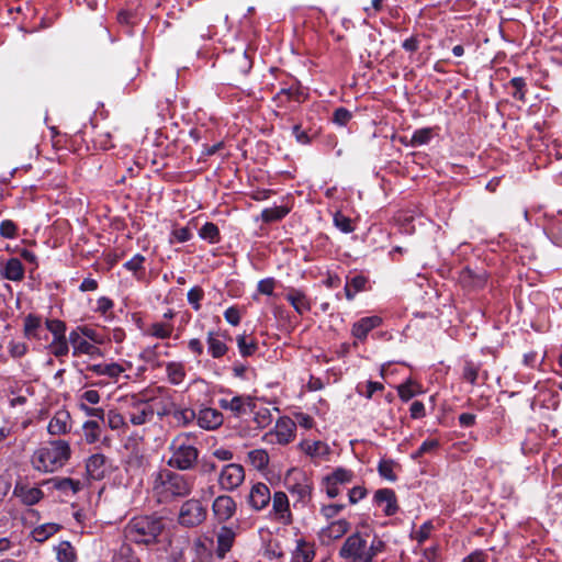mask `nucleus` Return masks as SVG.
<instances>
[{"label":"nucleus","instance_id":"1","mask_svg":"<svg viewBox=\"0 0 562 562\" xmlns=\"http://www.w3.org/2000/svg\"><path fill=\"white\" fill-rule=\"evenodd\" d=\"M386 549L387 543L378 533L356 530L344 540L338 557L344 562H375Z\"/></svg>","mask_w":562,"mask_h":562},{"label":"nucleus","instance_id":"2","mask_svg":"<svg viewBox=\"0 0 562 562\" xmlns=\"http://www.w3.org/2000/svg\"><path fill=\"white\" fill-rule=\"evenodd\" d=\"M151 492L159 504H170L188 497L194 488V477L170 469L153 473Z\"/></svg>","mask_w":562,"mask_h":562},{"label":"nucleus","instance_id":"3","mask_svg":"<svg viewBox=\"0 0 562 562\" xmlns=\"http://www.w3.org/2000/svg\"><path fill=\"white\" fill-rule=\"evenodd\" d=\"M165 528L162 517L156 514L138 515L131 518L125 525L124 537L135 544H157Z\"/></svg>","mask_w":562,"mask_h":562},{"label":"nucleus","instance_id":"4","mask_svg":"<svg viewBox=\"0 0 562 562\" xmlns=\"http://www.w3.org/2000/svg\"><path fill=\"white\" fill-rule=\"evenodd\" d=\"M271 71L277 74L276 80L279 85L272 97V102L278 109L292 110L307 100L308 93L300 80L277 68H271Z\"/></svg>","mask_w":562,"mask_h":562},{"label":"nucleus","instance_id":"5","mask_svg":"<svg viewBox=\"0 0 562 562\" xmlns=\"http://www.w3.org/2000/svg\"><path fill=\"white\" fill-rule=\"evenodd\" d=\"M71 449L67 440L52 439L37 451V471L54 472L70 459Z\"/></svg>","mask_w":562,"mask_h":562},{"label":"nucleus","instance_id":"6","mask_svg":"<svg viewBox=\"0 0 562 562\" xmlns=\"http://www.w3.org/2000/svg\"><path fill=\"white\" fill-rule=\"evenodd\" d=\"M171 452L167 464L179 471H190L198 463L199 450L189 442L187 435H179L172 439L169 446Z\"/></svg>","mask_w":562,"mask_h":562},{"label":"nucleus","instance_id":"7","mask_svg":"<svg viewBox=\"0 0 562 562\" xmlns=\"http://www.w3.org/2000/svg\"><path fill=\"white\" fill-rule=\"evenodd\" d=\"M207 507L198 498L186 499L179 507L177 522L183 528H196L207 519Z\"/></svg>","mask_w":562,"mask_h":562},{"label":"nucleus","instance_id":"8","mask_svg":"<svg viewBox=\"0 0 562 562\" xmlns=\"http://www.w3.org/2000/svg\"><path fill=\"white\" fill-rule=\"evenodd\" d=\"M127 403L126 417L134 426L150 423L157 413L150 400L142 398L138 395H132Z\"/></svg>","mask_w":562,"mask_h":562},{"label":"nucleus","instance_id":"9","mask_svg":"<svg viewBox=\"0 0 562 562\" xmlns=\"http://www.w3.org/2000/svg\"><path fill=\"white\" fill-rule=\"evenodd\" d=\"M296 424L288 416L280 417L272 430L266 432L262 440L269 445H288L295 437Z\"/></svg>","mask_w":562,"mask_h":562},{"label":"nucleus","instance_id":"10","mask_svg":"<svg viewBox=\"0 0 562 562\" xmlns=\"http://www.w3.org/2000/svg\"><path fill=\"white\" fill-rule=\"evenodd\" d=\"M218 406L223 411H228L236 418H240L256 408L255 398L250 395H235L231 398L223 397L218 400Z\"/></svg>","mask_w":562,"mask_h":562},{"label":"nucleus","instance_id":"11","mask_svg":"<svg viewBox=\"0 0 562 562\" xmlns=\"http://www.w3.org/2000/svg\"><path fill=\"white\" fill-rule=\"evenodd\" d=\"M239 530L238 524L231 525H222L216 531V547H215V555L223 560L226 558L227 553L234 547L237 533Z\"/></svg>","mask_w":562,"mask_h":562},{"label":"nucleus","instance_id":"12","mask_svg":"<svg viewBox=\"0 0 562 562\" xmlns=\"http://www.w3.org/2000/svg\"><path fill=\"white\" fill-rule=\"evenodd\" d=\"M245 481V470L241 464L228 463L224 465L218 475V485L223 491L232 492Z\"/></svg>","mask_w":562,"mask_h":562},{"label":"nucleus","instance_id":"13","mask_svg":"<svg viewBox=\"0 0 562 562\" xmlns=\"http://www.w3.org/2000/svg\"><path fill=\"white\" fill-rule=\"evenodd\" d=\"M196 425L207 431L217 430L224 424L223 413L214 407L201 404L196 411Z\"/></svg>","mask_w":562,"mask_h":562},{"label":"nucleus","instance_id":"14","mask_svg":"<svg viewBox=\"0 0 562 562\" xmlns=\"http://www.w3.org/2000/svg\"><path fill=\"white\" fill-rule=\"evenodd\" d=\"M236 512L237 504L229 495H218L212 503L214 519L222 525L231 520L235 516Z\"/></svg>","mask_w":562,"mask_h":562},{"label":"nucleus","instance_id":"15","mask_svg":"<svg viewBox=\"0 0 562 562\" xmlns=\"http://www.w3.org/2000/svg\"><path fill=\"white\" fill-rule=\"evenodd\" d=\"M288 491L292 496L296 497L294 506L301 504L302 507H305L312 501L314 484L310 477L302 474L300 480L288 486Z\"/></svg>","mask_w":562,"mask_h":562},{"label":"nucleus","instance_id":"16","mask_svg":"<svg viewBox=\"0 0 562 562\" xmlns=\"http://www.w3.org/2000/svg\"><path fill=\"white\" fill-rule=\"evenodd\" d=\"M226 64L233 75L246 76L252 68V59L246 49L229 53L226 56Z\"/></svg>","mask_w":562,"mask_h":562},{"label":"nucleus","instance_id":"17","mask_svg":"<svg viewBox=\"0 0 562 562\" xmlns=\"http://www.w3.org/2000/svg\"><path fill=\"white\" fill-rule=\"evenodd\" d=\"M38 485H49L53 488L63 492L64 494H77L82 488V484L79 480L71 477H59L55 476L49 480L37 482ZM43 492L37 487V502L42 498Z\"/></svg>","mask_w":562,"mask_h":562},{"label":"nucleus","instance_id":"18","mask_svg":"<svg viewBox=\"0 0 562 562\" xmlns=\"http://www.w3.org/2000/svg\"><path fill=\"white\" fill-rule=\"evenodd\" d=\"M383 324L382 317L378 315L364 316L355 322L351 326V336L360 342H364L373 329Z\"/></svg>","mask_w":562,"mask_h":562},{"label":"nucleus","instance_id":"19","mask_svg":"<svg viewBox=\"0 0 562 562\" xmlns=\"http://www.w3.org/2000/svg\"><path fill=\"white\" fill-rule=\"evenodd\" d=\"M272 512L276 518L283 525H291L293 522V515L290 509L289 497L284 492H274L271 496Z\"/></svg>","mask_w":562,"mask_h":562},{"label":"nucleus","instance_id":"20","mask_svg":"<svg viewBox=\"0 0 562 562\" xmlns=\"http://www.w3.org/2000/svg\"><path fill=\"white\" fill-rule=\"evenodd\" d=\"M351 529V522L346 518L330 521L319 531V538L323 542H330L341 539Z\"/></svg>","mask_w":562,"mask_h":562},{"label":"nucleus","instance_id":"21","mask_svg":"<svg viewBox=\"0 0 562 562\" xmlns=\"http://www.w3.org/2000/svg\"><path fill=\"white\" fill-rule=\"evenodd\" d=\"M69 344L72 347V356L79 357L80 355H88L91 357L100 356L101 350L95 345L91 344L79 331L71 330L68 336Z\"/></svg>","mask_w":562,"mask_h":562},{"label":"nucleus","instance_id":"22","mask_svg":"<svg viewBox=\"0 0 562 562\" xmlns=\"http://www.w3.org/2000/svg\"><path fill=\"white\" fill-rule=\"evenodd\" d=\"M487 274L485 270L475 271L470 267H464L459 273V282L469 290L481 289L485 285Z\"/></svg>","mask_w":562,"mask_h":562},{"label":"nucleus","instance_id":"23","mask_svg":"<svg viewBox=\"0 0 562 562\" xmlns=\"http://www.w3.org/2000/svg\"><path fill=\"white\" fill-rule=\"evenodd\" d=\"M71 429V416L66 409H59L55 413L47 425V432L50 436L66 435Z\"/></svg>","mask_w":562,"mask_h":562},{"label":"nucleus","instance_id":"24","mask_svg":"<svg viewBox=\"0 0 562 562\" xmlns=\"http://www.w3.org/2000/svg\"><path fill=\"white\" fill-rule=\"evenodd\" d=\"M373 503L378 506L385 504L383 513L385 516H393L398 512L397 497L392 488L376 490L373 496Z\"/></svg>","mask_w":562,"mask_h":562},{"label":"nucleus","instance_id":"25","mask_svg":"<svg viewBox=\"0 0 562 562\" xmlns=\"http://www.w3.org/2000/svg\"><path fill=\"white\" fill-rule=\"evenodd\" d=\"M270 501V488L265 483L259 482L252 485L248 497L251 508L255 510H261L269 505Z\"/></svg>","mask_w":562,"mask_h":562},{"label":"nucleus","instance_id":"26","mask_svg":"<svg viewBox=\"0 0 562 562\" xmlns=\"http://www.w3.org/2000/svg\"><path fill=\"white\" fill-rule=\"evenodd\" d=\"M106 457L102 453H94L87 459L86 472L89 479L100 481L105 477Z\"/></svg>","mask_w":562,"mask_h":562},{"label":"nucleus","instance_id":"27","mask_svg":"<svg viewBox=\"0 0 562 562\" xmlns=\"http://www.w3.org/2000/svg\"><path fill=\"white\" fill-rule=\"evenodd\" d=\"M157 415L160 418L171 415L177 426L187 427L195 420L196 411L191 407H175L172 411L164 408L162 411H157Z\"/></svg>","mask_w":562,"mask_h":562},{"label":"nucleus","instance_id":"28","mask_svg":"<svg viewBox=\"0 0 562 562\" xmlns=\"http://www.w3.org/2000/svg\"><path fill=\"white\" fill-rule=\"evenodd\" d=\"M213 543V540L207 537H198L193 540L191 552H192V562H211L213 552L210 548V544Z\"/></svg>","mask_w":562,"mask_h":562},{"label":"nucleus","instance_id":"29","mask_svg":"<svg viewBox=\"0 0 562 562\" xmlns=\"http://www.w3.org/2000/svg\"><path fill=\"white\" fill-rule=\"evenodd\" d=\"M285 300L300 315L310 312L312 308L310 299L306 296L305 292L300 289L290 288L285 294Z\"/></svg>","mask_w":562,"mask_h":562},{"label":"nucleus","instance_id":"30","mask_svg":"<svg viewBox=\"0 0 562 562\" xmlns=\"http://www.w3.org/2000/svg\"><path fill=\"white\" fill-rule=\"evenodd\" d=\"M207 352L213 359H221L228 352V346L221 339L220 334L210 330L206 335Z\"/></svg>","mask_w":562,"mask_h":562},{"label":"nucleus","instance_id":"31","mask_svg":"<svg viewBox=\"0 0 562 562\" xmlns=\"http://www.w3.org/2000/svg\"><path fill=\"white\" fill-rule=\"evenodd\" d=\"M315 558V548L313 543L299 539L296 548L292 552V562H312Z\"/></svg>","mask_w":562,"mask_h":562},{"label":"nucleus","instance_id":"32","mask_svg":"<svg viewBox=\"0 0 562 562\" xmlns=\"http://www.w3.org/2000/svg\"><path fill=\"white\" fill-rule=\"evenodd\" d=\"M166 373L168 381L172 385L181 384L186 379V369L182 362L170 361L166 363Z\"/></svg>","mask_w":562,"mask_h":562},{"label":"nucleus","instance_id":"33","mask_svg":"<svg viewBox=\"0 0 562 562\" xmlns=\"http://www.w3.org/2000/svg\"><path fill=\"white\" fill-rule=\"evenodd\" d=\"M83 438L88 445H93L100 440L102 428L97 419L86 420L82 425Z\"/></svg>","mask_w":562,"mask_h":562},{"label":"nucleus","instance_id":"34","mask_svg":"<svg viewBox=\"0 0 562 562\" xmlns=\"http://www.w3.org/2000/svg\"><path fill=\"white\" fill-rule=\"evenodd\" d=\"M2 276L11 281H19L24 276V268L22 266V262L18 258H11L7 261L3 270Z\"/></svg>","mask_w":562,"mask_h":562},{"label":"nucleus","instance_id":"35","mask_svg":"<svg viewBox=\"0 0 562 562\" xmlns=\"http://www.w3.org/2000/svg\"><path fill=\"white\" fill-rule=\"evenodd\" d=\"M173 333V325L171 323L156 322L150 324L146 330V335L157 339H168Z\"/></svg>","mask_w":562,"mask_h":562},{"label":"nucleus","instance_id":"36","mask_svg":"<svg viewBox=\"0 0 562 562\" xmlns=\"http://www.w3.org/2000/svg\"><path fill=\"white\" fill-rule=\"evenodd\" d=\"M14 495L21 499L25 505L32 506L35 504V487L29 486L22 481L16 482L14 487Z\"/></svg>","mask_w":562,"mask_h":562},{"label":"nucleus","instance_id":"37","mask_svg":"<svg viewBox=\"0 0 562 562\" xmlns=\"http://www.w3.org/2000/svg\"><path fill=\"white\" fill-rule=\"evenodd\" d=\"M290 213V207L285 205L263 209L261 220L265 223H273L283 220Z\"/></svg>","mask_w":562,"mask_h":562},{"label":"nucleus","instance_id":"38","mask_svg":"<svg viewBox=\"0 0 562 562\" xmlns=\"http://www.w3.org/2000/svg\"><path fill=\"white\" fill-rule=\"evenodd\" d=\"M269 454L265 449H255L248 452L250 464L258 471H263L269 464Z\"/></svg>","mask_w":562,"mask_h":562},{"label":"nucleus","instance_id":"39","mask_svg":"<svg viewBox=\"0 0 562 562\" xmlns=\"http://www.w3.org/2000/svg\"><path fill=\"white\" fill-rule=\"evenodd\" d=\"M158 347L159 344L144 348L139 353V359L151 368H160L162 362L159 360Z\"/></svg>","mask_w":562,"mask_h":562},{"label":"nucleus","instance_id":"40","mask_svg":"<svg viewBox=\"0 0 562 562\" xmlns=\"http://www.w3.org/2000/svg\"><path fill=\"white\" fill-rule=\"evenodd\" d=\"M200 238L209 241L210 244H217L221 241V233L216 224L206 222L199 231Z\"/></svg>","mask_w":562,"mask_h":562},{"label":"nucleus","instance_id":"41","mask_svg":"<svg viewBox=\"0 0 562 562\" xmlns=\"http://www.w3.org/2000/svg\"><path fill=\"white\" fill-rule=\"evenodd\" d=\"M481 371V363L472 360H465L462 369V379L472 385H475Z\"/></svg>","mask_w":562,"mask_h":562},{"label":"nucleus","instance_id":"42","mask_svg":"<svg viewBox=\"0 0 562 562\" xmlns=\"http://www.w3.org/2000/svg\"><path fill=\"white\" fill-rule=\"evenodd\" d=\"M292 135L301 145H310L317 136V132L313 128L303 130L302 124H295L292 127Z\"/></svg>","mask_w":562,"mask_h":562},{"label":"nucleus","instance_id":"43","mask_svg":"<svg viewBox=\"0 0 562 562\" xmlns=\"http://www.w3.org/2000/svg\"><path fill=\"white\" fill-rule=\"evenodd\" d=\"M326 476L334 482V484L345 485L352 482L355 473L352 470L339 467L336 468L330 474Z\"/></svg>","mask_w":562,"mask_h":562},{"label":"nucleus","instance_id":"44","mask_svg":"<svg viewBox=\"0 0 562 562\" xmlns=\"http://www.w3.org/2000/svg\"><path fill=\"white\" fill-rule=\"evenodd\" d=\"M56 557L58 562H76L77 555L69 541H61L56 547Z\"/></svg>","mask_w":562,"mask_h":562},{"label":"nucleus","instance_id":"45","mask_svg":"<svg viewBox=\"0 0 562 562\" xmlns=\"http://www.w3.org/2000/svg\"><path fill=\"white\" fill-rule=\"evenodd\" d=\"M419 392H420L419 384L414 382L413 380H407L406 382H404L397 386L398 396L403 402H408L411 398H413Z\"/></svg>","mask_w":562,"mask_h":562},{"label":"nucleus","instance_id":"46","mask_svg":"<svg viewBox=\"0 0 562 562\" xmlns=\"http://www.w3.org/2000/svg\"><path fill=\"white\" fill-rule=\"evenodd\" d=\"M236 341L239 352L244 358L252 356L258 349V344L255 339H248L245 334L238 335Z\"/></svg>","mask_w":562,"mask_h":562},{"label":"nucleus","instance_id":"47","mask_svg":"<svg viewBox=\"0 0 562 562\" xmlns=\"http://www.w3.org/2000/svg\"><path fill=\"white\" fill-rule=\"evenodd\" d=\"M251 413L254 414L252 420L258 429H263L268 427L272 422L271 412L267 407H260L258 409L256 407Z\"/></svg>","mask_w":562,"mask_h":562},{"label":"nucleus","instance_id":"48","mask_svg":"<svg viewBox=\"0 0 562 562\" xmlns=\"http://www.w3.org/2000/svg\"><path fill=\"white\" fill-rule=\"evenodd\" d=\"M509 85L514 88L513 98L525 102L527 93L526 80L522 77H514L510 79Z\"/></svg>","mask_w":562,"mask_h":562},{"label":"nucleus","instance_id":"49","mask_svg":"<svg viewBox=\"0 0 562 562\" xmlns=\"http://www.w3.org/2000/svg\"><path fill=\"white\" fill-rule=\"evenodd\" d=\"M113 562H140V560L130 544H123L114 555Z\"/></svg>","mask_w":562,"mask_h":562},{"label":"nucleus","instance_id":"50","mask_svg":"<svg viewBox=\"0 0 562 562\" xmlns=\"http://www.w3.org/2000/svg\"><path fill=\"white\" fill-rule=\"evenodd\" d=\"M46 329L53 335V339H59L66 337V323L60 319H46Z\"/></svg>","mask_w":562,"mask_h":562},{"label":"nucleus","instance_id":"51","mask_svg":"<svg viewBox=\"0 0 562 562\" xmlns=\"http://www.w3.org/2000/svg\"><path fill=\"white\" fill-rule=\"evenodd\" d=\"M145 260L146 259L143 255L136 254L132 259L123 265V268L132 272L134 276H138V273H144L145 271Z\"/></svg>","mask_w":562,"mask_h":562},{"label":"nucleus","instance_id":"52","mask_svg":"<svg viewBox=\"0 0 562 562\" xmlns=\"http://www.w3.org/2000/svg\"><path fill=\"white\" fill-rule=\"evenodd\" d=\"M334 225L342 233L349 234L355 231V226L352 225V222L350 217L342 214L340 211H337L334 214Z\"/></svg>","mask_w":562,"mask_h":562},{"label":"nucleus","instance_id":"53","mask_svg":"<svg viewBox=\"0 0 562 562\" xmlns=\"http://www.w3.org/2000/svg\"><path fill=\"white\" fill-rule=\"evenodd\" d=\"M49 350L50 353H53L56 357H64L67 356L69 352V340L67 337L59 338V339H53L49 344Z\"/></svg>","mask_w":562,"mask_h":562},{"label":"nucleus","instance_id":"54","mask_svg":"<svg viewBox=\"0 0 562 562\" xmlns=\"http://www.w3.org/2000/svg\"><path fill=\"white\" fill-rule=\"evenodd\" d=\"M432 137V130L430 127L416 130L411 139L412 146H422L430 142Z\"/></svg>","mask_w":562,"mask_h":562},{"label":"nucleus","instance_id":"55","mask_svg":"<svg viewBox=\"0 0 562 562\" xmlns=\"http://www.w3.org/2000/svg\"><path fill=\"white\" fill-rule=\"evenodd\" d=\"M548 236L559 247H562V218L552 221L548 227Z\"/></svg>","mask_w":562,"mask_h":562},{"label":"nucleus","instance_id":"56","mask_svg":"<svg viewBox=\"0 0 562 562\" xmlns=\"http://www.w3.org/2000/svg\"><path fill=\"white\" fill-rule=\"evenodd\" d=\"M203 297H204V291L199 285L191 288L187 293L188 302L194 311H200L201 301L203 300Z\"/></svg>","mask_w":562,"mask_h":562},{"label":"nucleus","instance_id":"57","mask_svg":"<svg viewBox=\"0 0 562 562\" xmlns=\"http://www.w3.org/2000/svg\"><path fill=\"white\" fill-rule=\"evenodd\" d=\"M105 416H106L108 426L112 430H119V429L127 426V424L125 422V417L121 413H119L114 409L109 411Z\"/></svg>","mask_w":562,"mask_h":562},{"label":"nucleus","instance_id":"58","mask_svg":"<svg viewBox=\"0 0 562 562\" xmlns=\"http://www.w3.org/2000/svg\"><path fill=\"white\" fill-rule=\"evenodd\" d=\"M434 529L430 520L425 521L418 530L414 531L411 537L416 540L418 544H423L429 537Z\"/></svg>","mask_w":562,"mask_h":562},{"label":"nucleus","instance_id":"59","mask_svg":"<svg viewBox=\"0 0 562 562\" xmlns=\"http://www.w3.org/2000/svg\"><path fill=\"white\" fill-rule=\"evenodd\" d=\"M394 461L393 460H381L378 464V472L380 476L394 482L397 480L396 474L393 471Z\"/></svg>","mask_w":562,"mask_h":562},{"label":"nucleus","instance_id":"60","mask_svg":"<svg viewBox=\"0 0 562 562\" xmlns=\"http://www.w3.org/2000/svg\"><path fill=\"white\" fill-rule=\"evenodd\" d=\"M347 284H349L352 289H355L358 293L362 291H367L369 289V278L364 274H356L355 277H347Z\"/></svg>","mask_w":562,"mask_h":562},{"label":"nucleus","instance_id":"61","mask_svg":"<svg viewBox=\"0 0 562 562\" xmlns=\"http://www.w3.org/2000/svg\"><path fill=\"white\" fill-rule=\"evenodd\" d=\"M78 406H79V409L81 412H83L86 416L93 417L98 422H104V419H105V412H104L103 408H101V407H91V406L87 405L83 402H80L78 404Z\"/></svg>","mask_w":562,"mask_h":562},{"label":"nucleus","instance_id":"62","mask_svg":"<svg viewBox=\"0 0 562 562\" xmlns=\"http://www.w3.org/2000/svg\"><path fill=\"white\" fill-rule=\"evenodd\" d=\"M74 330L79 331V335L83 336L86 339H88L94 344L103 342L101 335L95 329H93L87 325L78 326Z\"/></svg>","mask_w":562,"mask_h":562},{"label":"nucleus","instance_id":"63","mask_svg":"<svg viewBox=\"0 0 562 562\" xmlns=\"http://www.w3.org/2000/svg\"><path fill=\"white\" fill-rule=\"evenodd\" d=\"M352 119V113L344 108H337L333 114V122L339 126H346Z\"/></svg>","mask_w":562,"mask_h":562},{"label":"nucleus","instance_id":"64","mask_svg":"<svg viewBox=\"0 0 562 562\" xmlns=\"http://www.w3.org/2000/svg\"><path fill=\"white\" fill-rule=\"evenodd\" d=\"M192 237V233L189 227H175L171 232L170 243H186L190 240Z\"/></svg>","mask_w":562,"mask_h":562}]
</instances>
